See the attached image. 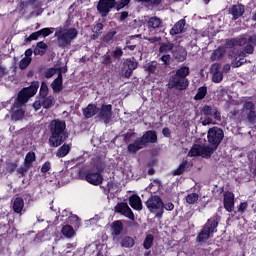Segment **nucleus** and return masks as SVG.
Masks as SVG:
<instances>
[{
  "label": "nucleus",
  "mask_w": 256,
  "mask_h": 256,
  "mask_svg": "<svg viewBox=\"0 0 256 256\" xmlns=\"http://www.w3.org/2000/svg\"><path fill=\"white\" fill-rule=\"evenodd\" d=\"M48 133V145L54 149L61 147L69 139V132H67V123L65 120L53 119L49 122Z\"/></svg>",
  "instance_id": "obj_1"
},
{
  "label": "nucleus",
  "mask_w": 256,
  "mask_h": 256,
  "mask_svg": "<svg viewBox=\"0 0 256 256\" xmlns=\"http://www.w3.org/2000/svg\"><path fill=\"white\" fill-rule=\"evenodd\" d=\"M191 75V69L189 66H181L176 70L175 74H172L168 79V89H176V91H185L189 87V77Z\"/></svg>",
  "instance_id": "obj_2"
},
{
  "label": "nucleus",
  "mask_w": 256,
  "mask_h": 256,
  "mask_svg": "<svg viewBox=\"0 0 256 256\" xmlns=\"http://www.w3.org/2000/svg\"><path fill=\"white\" fill-rule=\"evenodd\" d=\"M219 221H221V216H219V214H215L211 218H209L198 233L196 237V243H205V241L211 239V237H213V234L217 233Z\"/></svg>",
  "instance_id": "obj_3"
},
{
  "label": "nucleus",
  "mask_w": 256,
  "mask_h": 256,
  "mask_svg": "<svg viewBox=\"0 0 256 256\" xmlns=\"http://www.w3.org/2000/svg\"><path fill=\"white\" fill-rule=\"evenodd\" d=\"M149 143L154 144L157 143V132L155 130H148L144 132L141 137L135 139L133 143H130L127 146L128 153H137V151H141V149H145L149 145Z\"/></svg>",
  "instance_id": "obj_4"
},
{
  "label": "nucleus",
  "mask_w": 256,
  "mask_h": 256,
  "mask_svg": "<svg viewBox=\"0 0 256 256\" xmlns=\"http://www.w3.org/2000/svg\"><path fill=\"white\" fill-rule=\"evenodd\" d=\"M200 113L205 117L202 121L203 127H207V125H217V122L214 121L221 122V110H219L217 106L205 104L200 108Z\"/></svg>",
  "instance_id": "obj_5"
},
{
  "label": "nucleus",
  "mask_w": 256,
  "mask_h": 256,
  "mask_svg": "<svg viewBox=\"0 0 256 256\" xmlns=\"http://www.w3.org/2000/svg\"><path fill=\"white\" fill-rule=\"evenodd\" d=\"M37 91H39V81L31 82L30 86L24 87L18 92L15 104L18 105V107H23V105L29 102L31 97L37 95Z\"/></svg>",
  "instance_id": "obj_6"
},
{
  "label": "nucleus",
  "mask_w": 256,
  "mask_h": 256,
  "mask_svg": "<svg viewBox=\"0 0 256 256\" xmlns=\"http://www.w3.org/2000/svg\"><path fill=\"white\" fill-rule=\"evenodd\" d=\"M96 172L93 170H88L85 172V181L90 183V185H95L96 187L103 183V171H105V164L103 162H98L96 165Z\"/></svg>",
  "instance_id": "obj_7"
},
{
  "label": "nucleus",
  "mask_w": 256,
  "mask_h": 256,
  "mask_svg": "<svg viewBox=\"0 0 256 256\" xmlns=\"http://www.w3.org/2000/svg\"><path fill=\"white\" fill-rule=\"evenodd\" d=\"M215 151H217V148L210 144L207 146L195 144L188 152V155L190 157H203L204 159H211V156L213 153H215Z\"/></svg>",
  "instance_id": "obj_8"
},
{
  "label": "nucleus",
  "mask_w": 256,
  "mask_h": 256,
  "mask_svg": "<svg viewBox=\"0 0 256 256\" xmlns=\"http://www.w3.org/2000/svg\"><path fill=\"white\" fill-rule=\"evenodd\" d=\"M145 205L150 213H155L156 219H163V199L157 195H152L148 198V201L145 202Z\"/></svg>",
  "instance_id": "obj_9"
},
{
  "label": "nucleus",
  "mask_w": 256,
  "mask_h": 256,
  "mask_svg": "<svg viewBox=\"0 0 256 256\" xmlns=\"http://www.w3.org/2000/svg\"><path fill=\"white\" fill-rule=\"evenodd\" d=\"M55 35L59 41V47L65 48L71 45V41H73V39H77L79 32L76 28H69L65 32H63V30L56 31Z\"/></svg>",
  "instance_id": "obj_10"
},
{
  "label": "nucleus",
  "mask_w": 256,
  "mask_h": 256,
  "mask_svg": "<svg viewBox=\"0 0 256 256\" xmlns=\"http://www.w3.org/2000/svg\"><path fill=\"white\" fill-rule=\"evenodd\" d=\"M224 138L225 132H223V129L217 126L209 128L207 132L208 145H212L216 149H219V145H221Z\"/></svg>",
  "instance_id": "obj_11"
},
{
  "label": "nucleus",
  "mask_w": 256,
  "mask_h": 256,
  "mask_svg": "<svg viewBox=\"0 0 256 256\" xmlns=\"http://www.w3.org/2000/svg\"><path fill=\"white\" fill-rule=\"evenodd\" d=\"M139 67V62L135 57L126 58L122 64V73L125 79H131L133 71Z\"/></svg>",
  "instance_id": "obj_12"
},
{
  "label": "nucleus",
  "mask_w": 256,
  "mask_h": 256,
  "mask_svg": "<svg viewBox=\"0 0 256 256\" xmlns=\"http://www.w3.org/2000/svg\"><path fill=\"white\" fill-rule=\"evenodd\" d=\"M117 5V0H99L96 9L101 17H107L111 13V9Z\"/></svg>",
  "instance_id": "obj_13"
},
{
  "label": "nucleus",
  "mask_w": 256,
  "mask_h": 256,
  "mask_svg": "<svg viewBox=\"0 0 256 256\" xmlns=\"http://www.w3.org/2000/svg\"><path fill=\"white\" fill-rule=\"evenodd\" d=\"M243 111L246 115L248 123L250 125H256L255 103H253L252 101L244 102Z\"/></svg>",
  "instance_id": "obj_14"
},
{
  "label": "nucleus",
  "mask_w": 256,
  "mask_h": 256,
  "mask_svg": "<svg viewBox=\"0 0 256 256\" xmlns=\"http://www.w3.org/2000/svg\"><path fill=\"white\" fill-rule=\"evenodd\" d=\"M115 212L124 215L130 221H135V214H133V210H131L127 202H118L115 206Z\"/></svg>",
  "instance_id": "obj_15"
},
{
  "label": "nucleus",
  "mask_w": 256,
  "mask_h": 256,
  "mask_svg": "<svg viewBox=\"0 0 256 256\" xmlns=\"http://www.w3.org/2000/svg\"><path fill=\"white\" fill-rule=\"evenodd\" d=\"M223 205L228 213L235 211V194H233V192L225 191L223 193Z\"/></svg>",
  "instance_id": "obj_16"
},
{
  "label": "nucleus",
  "mask_w": 256,
  "mask_h": 256,
  "mask_svg": "<svg viewBox=\"0 0 256 256\" xmlns=\"http://www.w3.org/2000/svg\"><path fill=\"white\" fill-rule=\"evenodd\" d=\"M113 115V105L111 104H102L101 108L98 110V117L102 119L105 123L111 121Z\"/></svg>",
  "instance_id": "obj_17"
},
{
  "label": "nucleus",
  "mask_w": 256,
  "mask_h": 256,
  "mask_svg": "<svg viewBox=\"0 0 256 256\" xmlns=\"http://www.w3.org/2000/svg\"><path fill=\"white\" fill-rule=\"evenodd\" d=\"M228 13L232 15V21H237V19L245 15V5L234 4L229 8Z\"/></svg>",
  "instance_id": "obj_18"
},
{
  "label": "nucleus",
  "mask_w": 256,
  "mask_h": 256,
  "mask_svg": "<svg viewBox=\"0 0 256 256\" xmlns=\"http://www.w3.org/2000/svg\"><path fill=\"white\" fill-rule=\"evenodd\" d=\"M185 25H187V20H185V18L179 20L170 29L169 31L170 35L172 37H175V35H181V33H185L187 31V28H185Z\"/></svg>",
  "instance_id": "obj_19"
},
{
  "label": "nucleus",
  "mask_w": 256,
  "mask_h": 256,
  "mask_svg": "<svg viewBox=\"0 0 256 256\" xmlns=\"http://www.w3.org/2000/svg\"><path fill=\"white\" fill-rule=\"evenodd\" d=\"M82 113L85 119H91L99 113V108L97 107V104L90 103L87 105V107L82 109Z\"/></svg>",
  "instance_id": "obj_20"
},
{
  "label": "nucleus",
  "mask_w": 256,
  "mask_h": 256,
  "mask_svg": "<svg viewBox=\"0 0 256 256\" xmlns=\"http://www.w3.org/2000/svg\"><path fill=\"white\" fill-rule=\"evenodd\" d=\"M191 167H193V163L189 162L187 159H184L177 169L173 170L174 176L183 175L187 171H191Z\"/></svg>",
  "instance_id": "obj_21"
},
{
  "label": "nucleus",
  "mask_w": 256,
  "mask_h": 256,
  "mask_svg": "<svg viewBox=\"0 0 256 256\" xmlns=\"http://www.w3.org/2000/svg\"><path fill=\"white\" fill-rule=\"evenodd\" d=\"M211 71L213 83H221V81H223V72H221V64H212Z\"/></svg>",
  "instance_id": "obj_22"
},
{
  "label": "nucleus",
  "mask_w": 256,
  "mask_h": 256,
  "mask_svg": "<svg viewBox=\"0 0 256 256\" xmlns=\"http://www.w3.org/2000/svg\"><path fill=\"white\" fill-rule=\"evenodd\" d=\"M129 205L134 211H143V202L141 197L137 194H133L129 197Z\"/></svg>",
  "instance_id": "obj_23"
},
{
  "label": "nucleus",
  "mask_w": 256,
  "mask_h": 256,
  "mask_svg": "<svg viewBox=\"0 0 256 256\" xmlns=\"http://www.w3.org/2000/svg\"><path fill=\"white\" fill-rule=\"evenodd\" d=\"M12 209L14 213H17V215H21L23 213V209H25V200H23V197L17 196L14 198Z\"/></svg>",
  "instance_id": "obj_24"
},
{
  "label": "nucleus",
  "mask_w": 256,
  "mask_h": 256,
  "mask_svg": "<svg viewBox=\"0 0 256 256\" xmlns=\"http://www.w3.org/2000/svg\"><path fill=\"white\" fill-rule=\"evenodd\" d=\"M123 233V222L116 220L112 223V237L114 240L119 241V235Z\"/></svg>",
  "instance_id": "obj_25"
},
{
  "label": "nucleus",
  "mask_w": 256,
  "mask_h": 256,
  "mask_svg": "<svg viewBox=\"0 0 256 256\" xmlns=\"http://www.w3.org/2000/svg\"><path fill=\"white\" fill-rule=\"evenodd\" d=\"M51 87L54 93H61L63 91V74L61 72L58 73L57 78L51 83Z\"/></svg>",
  "instance_id": "obj_26"
},
{
  "label": "nucleus",
  "mask_w": 256,
  "mask_h": 256,
  "mask_svg": "<svg viewBox=\"0 0 256 256\" xmlns=\"http://www.w3.org/2000/svg\"><path fill=\"white\" fill-rule=\"evenodd\" d=\"M49 49V46L47 45V43H45L44 41H40L37 42L33 53L34 55H40V57H43V55H45V53H47V50Z\"/></svg>",
  "instance_id": "obj_27"
},
{
  "label": "nucleus",
  "mask_w": 256,
  "mask_h": 256,
  "mask_svg": "<svg viewBox=\"0 0 256 256\" xmlns=\"http://www.w3.org/2000/svg\"><path fill=\"white\" fill-rule=\"evenodd\" d=\"M147 25L148 29H161L163 27V20L157 16H152L149 18Z\"/></svg>",
  "instance_id": "obj_28"
},
{
  "label": "nucleus",
  "mask_w": 256,
  "mask_h": 256,
  "mask_svg": "<svg viewBox=\"0 0 256 256\" xmlns=\"http://www.w3.org/2000/svg\"><path fill=\"white\" fill-rule=\"evenodd\" d=\"M173 57L178 63H183L187 59V50L178 48L172 51Z\"/></svg>",
  "instance_id": "obj_29"
},
{
  "label": "nucleus",
  "mask_w": 256,
  "mask_h": 256,
  "mask_svg": "<svg viewBox=\"0 0 256 256\" xmlns=\"http://www.w3.org/2000/svg\"><path fill=\"white\" fill-rule=\"evenodd\" d=\"M120 245L124 249H131L132 247H135V238H133L131 236H124L120 240Z\"/></svg>",
  "instance_id": "obj_30"
},
{
  "label": "nucleus",
  "mask_w": 256,
  "mask_h": 256,
  "mask_svg": "<svg viewBox=\"0 0 256 256\" xmlns=\"http://www.w3.org/2000/svg\"><path fill=\"white\" fill-rule=\"evenodd\" d=\"M70 151H71V144L64 143L62 146H60V148H58L56 152V157H59V158L67 157Z\"/></svg>",
  "instance_id": "obj_31"
},
{
  "label": "nucleus",
  "mask_w": 256,
  "mask_h": 256,
  "mask_svg": "<svg viewBox=\"0 0 256 256\" xmlns=\"http://www.w3.org/2000/svg\"><path fill=\"white\" fill-rule=\"evenodd\" d=\"M175 49V44L171 41L168 42H162L160 43V47H159V53H169V51H171L173 53V51Z\"/></svg>",
  "instance_id": "obj_32"
},
{
  "label": "nucleus",
  "mask_w": 256,
  "mask_h": 256,
  "mask_svg": "<svg viewBox=\"0 0 256 256\" xmlns=\"http://www.w3.org/2000/svg\"><path fill=\"white\" fill-rule=\"evenodd\" d=\"M35 161H37V155L35 152L29 151L25 156L24 165L31 168L33 167V163H35Z\"/></svg>",
  "instance_id": "obj_33"
},
{
  "label": "nucleus",
  "mask_w": 256,
  "mask_h": 256,
  "mask_svg": "<svg viewBox=\"0 0 256 256\" xmlns=\"http://www.w3.org/2000/svg\"><path fill=\"white\" fill-rule=\"evenodd\" d=\"M225 53L226 51L224 47H218L216 50L213 51L211 55V61H218L219 59H223Z\"/></svg>",
  "instance_id": "obj_34"
},
{
  "label": "nucleus",
  "mask_w": 256,
  "mask_h": 256,
  "mask_svg": "<svg viewBox=\"0 0 256 256\" xmlns=\"http://www.w3.org/2000/svg\"><path fill=\"white\" fill-rule=\"evenodd\" d=\"M41 99H43L42 100L43 109H51V107H53V104L55 103V97H53L52 95L42 97Z\"/></svg>",
  "instance_id": "obj_35"
},
{
  "label": "nucleus",
  "mask_w": 256,
  "mask_h": 256,
  "mask_svg": "<svg viewBox=\"0 0 256 256\" xmlns=\"http://www.w3.org/2000/svg\"><path fill=\"white\" fill-rule=\"evenodd\" d=\"M62 235H64L67 239H71L75 235V229L71 225H65L61 230Z\"/></svg>",
  "instance_id": "obj_36"
},
{
  "label": "nucleus",
  "mask_w": 256,
  "mask_h": 256,
  "mask_svg": "<svg viewBox=\"0 0 256 256\" xmlns=\"http://www.w3.org/2000/svg\"><path fill=\"white\" fill-rule=\"evenodd\" d=\"M207 97V86L199 87L196 95L194 96L195 101H203Z\"/></svg>",
  "instance_id": "obj_37"
},
{
  "label": "nucleus",
  "mask_w": 256,
  "mask_h": 256,
  "mask_svg": "<svg viewBox=\"0 0 256 256\" xmlns=\"http://www.w3.org/2000/svg\"><path fill=\"white\" fill-rule=\"evenodd\" d=\"M154 241H155V237L152 234H148L143 242V248L146 251H149V249L153 247Z\"/></svg>",
  "instance_id": "obj_38"
},
{
  "label": "nucleus",
  "mask_w": 256,
  "mask_h": 256,
  "mask_svg": "<svg viewBox=\"0 0 256 256\" xmlns=\"http://www.w3.org/2000/svg\"><path fill=\"white\" fill-rule=\"evenodd\" d=\"M186 203H188V205H195V203H197V201H199V194L197 193H191L188 194L186 197Z\"/></svg>",
  "instance_id": "obj_39"
},
{
  "label": "nucleus",
  "mask_w": 256,
  "mask_h": 256,
  "mask_svg": "<svg viewBox=\"0 0 256 256\" xmlns=\"http://www.w3.org/2000/svg\"><path fill=\"white\" fill-rule=\"evenodd\" d=\"M23 117H25V111H23V109H17L12 113V119L14 121H21V119H23Z\"/></svg>",
  "instance_id": "obj_40"
},
{
  "label": "nucleus",
  "mask_w": 256,
  "mask_h": 256,
  "mask_svg": "<svg viewBox=\"0 0 256 256\" xmlns=\"http://www.w3.org/2000/svg\"><path fill=\"white\" fill-rule=\"evenodd\" d=\"M39 95L40 98L47 97V95H49V86H47V82L43 81L41 83Z\"/></svg>",
  "instance_id": "obj_41"
},
{
  "label": "nucleus",
  "mask_w": 256,
  "mask_h": 256,
  "mask_svg": "<svg viewBox=\"0 0 256 256\" xmlns=\"http://www.w3.org/2000/svg\"><path fill=\"white\" fill-rule=\"evenodd\" d=\"M116 35L117 31L107 32L102 38L103 43H111Z\"/></svg>",
  "instance_id": "obj_42"
},
{
  "label": "nucleus",
  "mask_w": 256,
  "mask_h": 256,
  "mask_svg": "<svg viewBox=\"0 0 256 256\" xmlns=\"http://www.w3.org/2000/svg\"><path fill=\"white\" fill-rule=\"evenodd\" d=\"M53 31H55V28H42L38 30L40 33V37H49V35L53 34Z\"/></svg>",
  "instance_id": "obj_43"
},
{
  "label": "nucleus",
  "mask_w": 256,
  "mask_h": 256,
  "mask_svg": "<svg viewBox=\"0 0 256 256\" xmlns=\"http://www.w3.org/2000/svg\"><path fill=\"white\" fill-rule=\"evenodd\" d=\"M31 61V58H23L19 63V68L22 69V71L25 70L29 65H31Z\"/></svg>",
  "instance_id": "obj_44"
},
{
  "label": "nucleus",
  "mask_w": 256,
  "mask_h": 256,
  "mask_svg": "<svg viewBox=\"0 0 256 256\" xmlns=\"http://www.w3.org/2000/svg\"><path fill=\"white\" fill-rule=\"evenodd\" d=\"M113 59H121L123 57V49L120 47H116V49L112 52Z\"/></svg>",
  "instance_id": "obj_45"
},
{
  "label": "nucleus",
  "mask_w": 256,
  "mask_h": 256,
  "mask_svg": "<svg viewBox=\"0 0 256 256\" xmlns=\"http://www.w3.org/2000/svg\"><path fill=\"white\" fill-rule=\"evenodd\" d=\"M40 37H41V34H40L39 30H38V31L33 32L32 34H30L29 37L26 38V41L27 42L37 41V39H39Z\"/></svg>",
  "instance_id": "obj_46"
},
{
  "label": "nucleus",
  "mask_w": 256,
  "mask_h": 256,
  "mask_svg": "<svg viewBox=\"0 0 256 256\" xmlns=\"http://www.w3.org/2000/svg\"><path fill=\"white\" fill-rule=\"evenodd\" d=\"M113 63V59L111 58V55L105 54L102 56V65H111Z\"/></svg>",
  "instance_id": "obj_47"
},
{
  "label": "nucleus",
  "mask_w": 256,
  "mask_h": 256,
  "mask_svg": "<svg viewBox=\"0 0 256 256\" xmlns=\"http://www.w3.org/2000/svg\"><path fill=\"white\" fill-rule=\"evenodd\" d=\"M234 47H237V42H236L235 38H231L226 41V43H225L226 49H233Z\"/></svg>",
  "instance_id": "obj_48"
},
{
  "label": "nucleus",
  "mask_w": 256,
  "mask_h": 256,
  "mask_svg": "<svg viewBox=\"0 0 256 256\" xmlns=\"http://www.w3.org/2000/svg\"><path fill=\"white\" fill-rule=\"evenodd\" d=\"M236 41V47H244V45H247L248 40L245 37L241 38H234Z\"/></svg>",
  "instance_id": "obj_49"
},
{
  "label": "nucleus",
  "mask_w": 256,
  "mask_h": 256,
  "mask_svg": "<svg viewBox=\"0 0 256 256\" xmlns=\"http://www.w3.org/2000/svg\"><path fill=\"white\" fill-rule=\"evenodd\" d=\"M248 207H249V204L247 202H242L239 204V206L237 208V212L241 213V215H243V213H245V211H247Z\"/></svg>",
  "instance_id": "obj_50"
},
{
  "label": "nucleus",
  "mask_w": 256,
  "mask_h": 256,
  "mask_svg": "<svg viewBox=\"0 0 256 256\" xmlns=\"http://www.w3.org/2000/svg\"><path fill=\"white\" fill-rule=\"evenodd\" d=\"M128 49L129 51H135L137 49V44H133V42L130 40H126V46L124 47V51Z\"/></svg>",
  "instance_id": "obj_51"
},
{
  "label": "nucleus",
  "mask_w": 256,
  "mask_h": 256,
  "mask_svg": "<svg viewBox=\"0 0 256 256\" xmlns=\"http://www.w3.org/2000/svg\"><path fill=\"white\" fill-rule=\"evenodd\" d=\"M30 169H31L30 166H27V164H24L23 167H20V168L17 169V173H19V175H21V177H25V174Z\"/></svg>",
  "instance_id": "obj_52"
},
{
  "label": "nucleus",
  "mask_w": 256,
  "mask_h": 256,
  "mask_svg": "<svg viewBox=\"0 0 256 256\" xmlns=\"http://www.w3.org/2000/svg\"><path fill=\"white\" fill-rule=\"evenodd\" d=\"M51 171V162L46 161L41 167V173H49Z\"/></svg>",
  "instance_id": "obj_53"
},
{
  "label": "nucleus",
  "mask_w": 256,
  "mask_h": 256,
  "mask_svg": "<svg viewBox=\"0 0 256 256\" xmlns=\"http://www.w3.org/2000/svg\"><path fill=\"white\" fill-rule=\"evenodd\" d=\"M56 73L55 68H48L45 72H44V77L46 79H51V77H53V75Z\"/></svg>",
  "instance_id": "obj_54"
},
{
  "label": "nucleus",
  "mask_w": 256,
  "mask_h": 256,
  "mask_svg": "<svg viewBox=\"0 0 256 256\" xmlns=\"http://www.w3.org/2000/svg\"><path fill=\"white\" fill-rule=\"evenodd\" d=\"M244 51H245L248 55H253V53H254V51H255V46H253V44L247 43L246 46L244 47Z\"/></svg>",
  "instance_id": "obj_55"
},
{
  "label": "nucleus",
  "mask_w": 256,
  "mask_h": 256,
  "mask_svg": "<svg viewBox=\"0 0 256 256\" xmlns=\"http://www.w3.org/2000/svg\"><path fill=\"white\" fill-rule=\"evenodd\" d=\"M146 71L149 73V75H153L155 71H157V65L153 63L148 64V66L146 67Z\"/></svg>",
  "instance_id": "obj_56"
},
{
  "label": "nucleus",
  "mask_w": 256,
  "mask_h": 256,
  "mask_svg": "<svg viewBox=\"0 0 256 256\" xmlns=\"http://www.w3.org/2000/svg\"><path fill=\"white\" fill-rule=\"evenodd\" d=\"M175 209V204L173 202L163 203V211H173Z\"/></svg>",
  "instance_id": "obj_57"
},
{
  "label": "nucleus",
  "mask_w": 256,
  "mask_h": 256,
  "mask_svg": "<svg viewBox=\"0 0 256 256\" xmlns=\"http://www.w3.org/2000/svg\"><path fill=\"white\" fill-rule=\"evenodd\" d=\"M160 59L163 61L164 65H171V55L165 54Z\"/></svg>",
  "instance_id": "obj_58"
},
{
  "label": "nucleus",
  "mask_w": 256,
  "mask_h": 256,
  "mask_svg": "<svg viewBox=\"0 0 256 256\" xmlns=\"http://www.w3.org/2000/svg\"><path fill=\"white\" fill-rule=\"evenodd\" d=\"M104 27H105V25H103V23L98 22V23L94 26V32L101 34V31H103Z\"/></svg>",
  "instance_id": "obj_59"
},
{
  "label": "nucleus",
  "mask_w": 256,
  "mask_h": 256,
  "mask_svg": "<svg viewBox=\"0 0 256 256\" xmlns=\"http://www.w3.org/2000/svg\"><path fill=\"white\" fill-rule=\"evenodd\" d=\"M244 64L245 62H243V59H239V60L235 59L232 61V67L234 68L241 67V65H244Z\"/></svg>",
  "instance_id": "obj_60"
},
{
  "label": "nucleus",
  "mask_w": 256,
  "mask_h": 256,
  "mask_svg": "<svg viewBox=\"0 0 256 256\" xmlns=\"http://www.w3.org/2000/svg\"><path fill=\"white\" fill-rule=\"evenodd\" d=\"M17 169V163H10L7 166L8 173H15V170Z\"/></svg>",
  "instance_id": "obj_61"
},
{
  "label": "nucleus",
  "mask_w": 256,
  "mask_h": 256,
  "mask_svg": "<svg viewBox=\"0 0 256 256\" xmlns=\"http://www.w3.org/2000/svg\"><path fill=\"white\" fill-rule=\"evenodd\" d=\"M145 39L149 43H159V41H161V37H159V36L149 37V38H145Z\"/></svg>",
  "instance_id": "obj_62"
},
{
  "label": "nucleus",
  "mask_w": 256,
  "mask_h": 256,
  "mask_svg": "<svg viewBox=\"0 0 256 256\" xmlns=\"http://www.w3.org/2000/svg\"><path fill=\"white\" fill-rule=\"evenodd\" d=\"M127 17H129V12L128 11H122L121 13H120V16H119V21L120 22H123V21H125V19H127Z\"/></svg>",
  "instance_id": "obj_63"
},
{
  "label": "nucleus",
  "mask_w": 256,
  "mask_h": 256,
  "mask_svg": "<svg viewBox=\"0 0 256 256\" xmlns=\"http://www.w3.org/2000/svg\"><path fill=\"white\" fill-rule=\"evenodd\" d=\"M162 134L169 139V137H171V129H169L168 127H164L162 129Z\"/></svg>",
  "instance_id": "obj_64"
}]
</instances>
